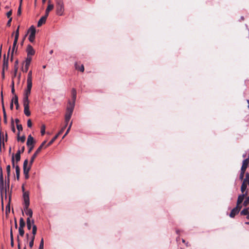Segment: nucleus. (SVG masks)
<instances>
[{
    "instance_id": "4c0bfd02",
    "label": "nucleus",
    "mask_w": 249,
    "mask_h": 249,
    "mask_svg": "<svg viewBox=\"0 0 249 249\" xmlns=\"http://www.w3.org/2000/svg\"><path fill=\"white\" fill-rule=\"evenodd\" d=\"M37 231V227L35 225H33V228H32V234L34 235H35Z\"/></svg>"
},
{
    "instance_id": "c03bdc74",
    "label": "nucleus",
    "mask_w": 249,
    "mask_h": 249,
    "mask_svg": "<svg viewBox=\"0 0 249 249\" xmlns=\"http://www.w3.org/2000/svg\"><path fill=\"white\" fill-rule=\"evenodd\" d=\"M17 128L18 131V132L20 133V131L22 130V126L21 124H17Z\"/></svg>"
},
{
    "instance_id": "ea45409f",
    "label": "nucleus",
    "mask_w": 249,
    "mask_h": 249,
    "mask_svg": "<svg viewBox=\"0 0 249 249\" xmlns=\"http://www.w3.org/2000/svg\"><path fill=\"white\" fill-rule=\"evenodd\" d=\"M44 249V241H43V239L42 238L40 241V243L39 244L38 249Z\"/></svg>"
},
{
    "instance_id": "4d7b16f0",
    "label": "nucleus",
    "mask_w": 249,
    "mask_h": 249,
    "mask_svg": "<svg viewBox=\"0 0 249 249\" xmlns=\"http://www.w3.org/2000/svg\"><path fill=\"white\" fill-rule=\"evenodd\" d=\"M244 174L240 173V175H239V179L240 180H243V178H244Z\"/></svg>"
},
{
    "instance_id": "052dcab7",
    "label": "nucleus",
    "mask_w": 249,
    "mask_h": 249,
    "mask_svg": "<svg viewBox=\"0 0 249 249\" xmlns=\"http://www.w3.org/2000/svg\"><path fill=\"white\" fill-rule=\"evenodd\" d=\"M10 109L11 110H12L13 109V100H12L11 101V103L10 104Z\"/></svg>"
},
{
    "instance_id": "69168bd1",
    "label": "nucleus",
    "mask_w": 249,
    "mask_h": 249,
    "mask_svg": "<svg viewBox=\"0 0 249 249\" xmlns=\"http://www.w3.org/2000/svg\"><path fill=\"white\" fill-rule=\"evenodd\" d=\"M1 75H2V78L4 79V77H5V76H4V71H3V70H2V71Z\"/></svg>"
},
{
    "instance_id": "7ed1b4c3",
    "label": "nucleus",
    "mask_w": 249,
    "mask_h": 249,
    "mask_svg": "<svg viewBox=\"0 0 249 249\" xmlns=\"http://www.w3.org/2000/svg\"><path fill=\"white\" fill-rule=\"evenodd\" d=\"M64 10V4L62 0L56 1V13L59 16H62Z\"/></svg>"
},
{
    "instance_id": "e433bc0d",
    "label": "nucleus",
    "mask_w": 249,
    "mask_h": 249,
    "mask_svg": "<svg viewBox=\"0 0 249 249\" xmlns=\"http://www.w3.org/2000/svg\"><path fill=\"white\" fill-rule=\"evenodd\" d=\"M45 128L46 126L45 124H42L41 127V135H44L45 133Z\"/></svg>"
},
{
    "instance_id": "9b49d317",
    "label": "nucleus",
    "mask_w": 249,
    "mask_h": 249,
    "mask_svg": "<svg viewBox=\"0 0 249 249\" xmlns=\"http://www.w3.org/2000/svg\"><path fill=\"white\" fill-rule=\"evenodd\" d=\"M241 208V207L236 206L235 208H233L230 214V216L232 218L234 217V216L239 213Z\"/></svg>"
},
{
    "instance_id": "2eb2a0df",
    "label": "nucleus",
    "mask_w": 249,
    "mask_h": 249,
    "mask_svg": "<svg viewBox=\"0 0 249 249\" xmlns=\"http://www.w3.org/2000/svg\"><path fill=\"white\" fill-rule=\"evenodd\" d=\"M35 143V141L34 139V138L31 135H29L28 136L27 141L26 142L27 145L29 147L30 145H34V143Z\"/></svg>"
},
{
    "instance_id": "72a5a7b5",
    "label": "nucleus",
    "mask_w": 249,
    "mask_h": 249,
    "mask_svg": "<svg viewBox=\"0 0 249 249\" xmlns=\"http://www.w3.org/2000/svg\"><path fill=\"white\" fill-rule=\"evenodd\" d=\"M25 226V222L23 218H20L19 220V228H23Z\"/></svg>"
},
{
    "instance_id": "f3484780",
    "label": "nucleus",
    "mask_w": 249,
    "mask_h": 249,
    "mask_svg": "<svg viewBox=\"0 0 249 249\" xmlns=\"http://www.w3.org/2000/svg\"><path fill=\"white\" fill-rule=\"evenodd\" d=\"M10 169H11L10 165H8L6 166V172H7V184L8 188H9V186L10 176Z\"/></svg>"
},
{
    "instance_id": "338daca9",
    "label": "nucleus",
    "mask_w": 249,
    "mask_h": 249,
    "mask_svg": "<svg viewBox=\"0 0 249 249\" xmlns=\"http://www.w3.org/2000/svg\"><path fill=\"white\" fill-rule=\"evenodd\" d=\"M182 242L183 243H185L187 246H188V242H187V243H186V242H185V240H184V239H182Z\"/></svg>"
},
{
    "instance_id": "6ab92c4d",
    "label": "nucleus",
    "mask_w": 249,
    "mask_h": 249,
    "mask_svg": "<svg viewBox=\"0 0 249 249\" xmlns=\"http://www.w3.org/2000/svg\"><path fill=\"white\" fill-rule=\"evenodd\" d=\"M27 84H32V71H29L27 75Z\"/></svg>"
},
{
    "instance_id": "5fc2aeb1",
    "label": "nucleus",
    "mask_w": 249,
    "mask_h": 249,
    "mask_svg": "<svg viewBox=\"0 0 249 249\" xmlns=\"http://www.w3.org/2000/svg\"><path fill=\"white\" fill-rule=\"evenodd\" d=\"M11 240V245L13 247H14V238L13 236H12V238H10Z\"/></svg>"
},
{
    "instance_id": "bf43d9fd",
    "label": "nucleus",
    "mask_w": 249,
    "mask_h": 249,
    "mask_svg": "<svg viewBox=\"0 0 249 249\" xmlns=\"http://www.w3.org/2000/svg\"><path fill=\"white\" fill-rule=\"evenodd\" d=\"M246 170V169H245L241 168L240 173L244 174L245 173Z\"/></svg>"
},
{
    "instance_id": "aec40b11",
    "label": "nucleus",
    "mask_w": 249,
    "mask_h": 249,
    "mask_svg": "<svg viewBox=\"0 0 249 249\" xmlns=\"http://www.w3.org/2000/svg\"><path fill=\"white\" fill-rule=\"evenodd\" d=\"M34 220H31L30 217H28L27 219V227L29 230H31L32 227V225H34Z\"/></svg>"
},
{
    "instance_id": "680f3d73",
    "label": "nucleus",
    "mask_w": 249,
    "mask_h": 249,
    "mask_svg": "<svg viewBox=\"0 0 249 249\" xmlns=\"http://www.w3.org/2000/svg\"><path fill=\"white\" fill-rule=\"evenodd\" d=\"M11 92L15 95V89L14 88H11Z\"/></svg>"
},
{
    "instance_id": "49530a36",
    "label": "nucleus",
    "mask_w": 249,
    "mask_h": 249,
    "mask_svg": "<svg viewBox=\"0 0 249 249\" xmlns=\"http://www.w3.org/2000/svg\"><path fill=\"white\" fill-rule=\"evenodd\" d=\"M18 70V67L17 66H15L14 74L13 77H12V79H13L14 77H15L16 76Z\"/></svg>"
},
{
    "instance_id": "4468645a",
    "label": "nucleus",
    "mask_w": 249,
    "mask_h": 249,
    "mask_svg": "<svg viewBox=\"0 0 249 249\" xmlns=\"http://www.w3.org/2000/svg\"><path fill=\"white\" fill-rule=\"evenodd\" d=\"M32 87V84H27V88L24 90V96H29L31 93V89Z\"/></svg>"
},
{
    "instance_id": "79ce46f5",
    "label": "nucleus",
    "mask_w": 249,
    "mask_h": 249,
    "mask_svg": "<svg viewBox=\"0 0 249 249\" xmlns=\"http://www.w3.org/2000/svg\"><path fill=\"white\" fill-rule=\"evenodd\" d=\"M18 232H19V234L21 236H23L24 234V231L23 230V228H18Z\"/></svg>"
},
{
    "instance_id": "f8f14e48",
    "label": "nucleus",
    "mask_w": 249,
    "mask_h": 249,
    "mask_svg": "<svg viewBox=\"0 0 249 249\" xmlns=\"http://www.w3.org/2000/svg\"><path fill=\"white\" fill-rule=\"evenodd\" d=\"M53 7H54L53 5V4L51 3L50 1H48V5L47 8L46 9L45 15L44 16L46 17V18H47L49 15V13L50 11H51L53 8Z\"/></svg>"
},
{
    "instance_id": "6e6d98bb",
    "label": "nucleus",
    "mask_w": 249,
    "mask_h": 249,
    "mask_svg": "<svg viewBox=\"0 0 249 249\" xmlns=\"http://www.w3.org/2000/svg\"><path fill=\"white\" fill-rule=\"evenodd\" d=\"M34 246V241H33V240H31L30 242H29V247L32 248Z\"/></svg>"
},
{
    "instance_id": "603ef678",
    "label": "nucleus",
    "mask_w": 249,
    "mask_h": 249,
    "mask_svg": "<svg viewBox=\"0 0 249 249\" xmlns=\"http://www.w3.org/2000/svg\"><path fill=\"white\" fill-rule=\"evenodd\" d=\"M12 20V18H10L8 21H7V26H10L11 25V21Z\"/></svg>"
},
{
    "instance_id": "864d4df0",
    "label": "nucleus",
    "mask_w": 249,
    "mask_h": 249,
    "mask_svg": "<svg viewBox=\"0 0 249 249\" xmlns=\"http://www.w3.org/2000/svg\"><path fill=\"white\" fill-rule=\"evenodd\" d=\"M0 96H1V103H2V106L3 105H4V103H3V93H2V91L1 92Z\"/></svg>"
},
{
    "instance_id": "a878e982",
    "label": "nucleus",
    "mask_w": 249,
    "mask_h": 249,
    "mask_svg": "<svg viewBox=\"0 0 249 249\" xmlns=\"http://www.w3.org/2000/svg\"><path fill=\"white\" fill-rule=\"evenodd\" d=\"M17 43H18V42L14 41L13 44V47H12V52H11V56L12 57L13 55V53H14V51H17V49H18V47L17 46Z\"/></svg>"
},
{
    "instance_id": "6e6552de",
    "label": "nucleus",
    "mask_w": 249,
    "mask_h": 249,
    "mask_svg": "<svg viewBox=\"0 0 249 249\" xmlns=\"http://www.w3.org/2000/svg\"><path fill=\"white\" fill-rule=\"evenodd\" d=\"M31 61L32 57H26L24 62V68L22 69L23 72H27L28 71Z\"/></svg>"
},
{
    "instance_id": "a211bd4d",
    "label": "nucleus",
    "mask_w": 249,
    "mask_h": 249,
    "mask_svg": "<svg viewBox=\"0 0 249 249\" xmlns=\"http://www.w3.org/2000/svg\"><path fill=\"white\" fill-rule=\"evenodd\" d=\"M24 210L26 214L28 215L30 218L32 217L33 212L31 209H29V207H27V208H25V207H24Z\"/></svg>"
},
{
    "instance_id": "4be33fe9",
    "label": "nucleus",
    "mask_w": 249,
    "mask_h": 249,
    "mask_svg": "<svg viewBox=\"0 0 249 249\" xmlns=\"http://www.w3.org/2000/svg\"><path fill=\"white\" fill-rule=\"evenodd\" d=\"M24 107V113L27 116H29L31 115V112L29 110V105H26Z\"/></svg>"
},
{
    "instance_id": "412c9836",
    "label": "nucleus",
    "mask_w": 249,
    "mask_h": 249,
    "mask_svg": "<svg viewBox=\"0 0 249 249\" xmlns=\"http://www.w3.org/2000/svg\"><path fill=\"white\" fill-rule=\"evenodd\" d=\"M47 18L46 17L42 16L37 22V26H41L43 23H44L46 20Z\"/></svg>"
},
{
    "instance_id": "1a4fd4ad",
    "label": "nucleus",
    "mask_w": 249,
    "mask_h": 249,
    "mask_svg": "<svg viewBox=\"0 0 249 249\" xmlns=\"http://www.w3.org/2000/svg\"><path fill=\"white\" fill-rule=\"evenodd\" d=\"M26 52L27 53V57H32L31 56L34 55L35 53V50L30 45H28Z\"/></svg>"
},
{
    "instance_id": "39448f33",
    "label": "nucleus",
    "mask_w": 249,
    "mask_h": 249,
    "mask_svg": "<svg viewBox=\"0 0 249 249\" xmlns=\"http://www.w3.org/2000/svg\"><path fill=\"white\" fill-rule=\"evenodd\" d=\"M29 31L30 32V34L29 37V40L30 42H33L34 41L35 38V35L36 32V29L33 26H32L30 28Z\"/></svg>"
},
{
    "instance_id": "3c124183",
    "label": "nucleus",
    "mask_w": 249,
    "mask_h": 249,
    "mask_svg": "<svg viewBox=\"0 0 249 249\" xmlns=\"http://www.w3.org/2000/svg\"><path fill=\"white\" fill-rule=\"evenodd\" d=\"M23 174L25 176V178L26 179H28L29 178V172H25L23 173Z\"/></svg>"
},
{
    "instance_id": "5701e85b",
    "label": "nucleus",
    "mask_w": 249,
    "mask_h": 249,
    "mask_svg": "<svg viewBox=\"0 0 249 249\" xmlns=\"http://www.w3.org/2000/svg\"><path fill=\"white\" fill-rule=\"evenodd\" d=\"M12 100H13V102L14 101V103L16 106V109H18V107H19V104H18V97L16 94H15Z\"/></svg>"
},
{
    "instance_id": "7c9ffc66",
    "label": "nucleus",
    "mask_w": 249,
    "mask_h": 249,
    "mask_svg": "<svg viewBox=\"0 0 249 249\" xmlns=\"http://www.w3.org/2000/svg\"><path fill=\"white\" fill-rule=\"evenodd\" d=\"M19 26H18L17 30L16 31L14 41L18 42V36H19Z\"/></svg>"
},
{
    "instance_id": "09e8293b",
    "label": "nucleus",
    "mask_w": 249,
    "mask_h": 249,
    "mask_svg": "<svg viewBox=\"0 0 249 249\" xmlns=\"http://www.w3.org/2000/svg\"><path fill=\"white\" fill-rule=\"evenodd\" d=\"M27 126L29 127H31L32 126V123L30 119L27 121Z\"/></svg>"
},
{
    "instance_id": "20e7f679",
    "label": "nucleus",
    "mask_w": 249,
    "mask_h": 249,
    "mask_svg": "<svg viewBox=\"0 0 249 249\" xmlns=\"http://www.w3.org/2000/svg\"><path fill=\"white\" fill-rule=\"evenodd\" d=\"M46 141H44L39 146V147L37 149L36 152L33 154V155L32 156L31 160H30V162L31 164H33L35 159L36 157L37 154L41 151L43 146L44 145V144L46 143Z\"/></svg>"
},
{
    "instance_id": "774afa93",
    "label": "nucleus",
    "mask_w": 249,
    "mask_h": 249,
    "mask_svg": "<svg viewBox=\"0 0 249 249\" xmlns=\"http://www.w3.org/2000/svg\"><path fill=\"white\" fill-rule=\"evenodd\" d=\"M4 137H3V139L2 138L1 139V145H2L3 146H4Z\"/></svg>"
},
{
    "instance_id": "f704fd0d",
    "label": "nucleus",
    "mask_w": 249,
    "mask_h": 249,
    "mask_svg": "<svg viewBox=\"0 0 249 249\" xmlns=\"http://www.w3.org/2000/svg\"><path fill=\"white\" fill-rule=\"evenodd\" d=\"M72 122H71L68 126V129H67V131L65 133V134H64V135L63 136V137H62V139H64L65 138V137L69 133V132H70V130H71V127L72 126Z\"/></svg>"
},
{
    "instance_id": "c756f323",
    "label": "nucleus",
    "mask_w": 249,
    "mask_h": 249,
    "mask_svg": "<svg viewBox=\"0 0 249 249\" xmlns=\"http://www.w3.org/2000/svg\"><path fill=\"white\" fill-rule=\"evenodd\" d=\"M17 136H18L17 139H18V141H20L22 142H25V136H22L21 137H20L19 132L18 133Z\"/></svg>"
},
{
    "instance_id": "c9c22d12",
    "label": "nucleus",
    "mask_w": 249,
    "mask_h": 249,
    "mask_svg": "<svg viewBox=\"0 0 249 249\" xmlns=\"http://www.w3.org/2000/svg\"><path fill=\"white\" fill-rule=\"evenodd\" d=\"M2 107V111H3V116H4V122L5 123H7L6 114L5 109L4 108V105H3Z\"/></svg>"
},
{
    "instance_id": "37998d69",
    "label": "nucleus",
    "mask_w": 249,
    "mask_h": 249,
    "mask_svg": "<svg viewBox=\"0 0 249 249\" xmlns=\"http://www.w3.org/2000/svg\"><path fill=\"white\" fill-rule=\"evenodd\" d=\"M11 129H12V131L13 132H15L16 129L14 126V121H13V119H12V121H11Z\"/></svg>"
},
{
    "instance_id": "dca6fc26",
    "label": "nucleus",
    "mask_w": 249,
    "mask_h": 249,
    "mask_svg": "<svg viewBox=\"0 0 249 249\" xmlns=\"http://www.w3.org/2000/svg\"><path fill=\"white\" fill-rule=\"evenodd\" d=\"M8 68V58L7 57V59H6L5 57V54L4 55V59L3 61V66H2V70L3 71H5V70H7Z\"/></svg>"
},
{
    "instance_id": "473e14b6",
    "label": "nucleus",
    "mask_w": 249,
    "mask_h": 249,
    "mask_svg": "<svg viewBox=\"0 0 249 249\" xmlns=\"http://www.w3.org/2000/svg\"><path fill=\"white\" fill-rule=\"evenodd\" d=\"M243 182L246 184H248L249 186V173H247L246 174L245 178L243 180Z\"/></svg>"
},
{
    "instance_id": "9d476101",
    "label": "nucleus",
    "mask_w": 249,
    "mask_h": 249,
    "mask_svg": "<svg viewBox=\"0 0 249 249\" xmlns=\"http://www.w3.org/2000/svg\"><path fill=\"white\" fill-rule=\"evenodd\" d=\"M25 147L24 146H22L21 148V150H18L16 154L14 156L15 158L16 161L18 162L20 160V155L21 153H23L24 151Z\"/></svg>"
},
{
    "instance_id": "a19ab883",
    "label": "nucleus",
    "mask_w": 249,
    "mask_h": 249,
    "mask_svg": "<svg viewBox=\"0 0 249 249\" xmlns=\"http://www.w3.org/2000/svg\"><path fill=\"white\" fill-rule=\"evenodd\" d=\"M249 204V196L246 198L245 201L243 202V204L245 206H247Z\"/></svg>"
},
{
    "instance_id": "393cba45",
    "label": "nucleus",
    "mask_w": 249,
    "mask_h": 249,
    "mask_svg": "<svg viewBox=\"0 0 249 249\" xmlns=\"http://www.w3.org/2000/svg\"><path fill=\"white\" fill-rule=\"evenodd\" d=\"M29 96H27L23 95V106H25L26 105H29V100L28 99Z\"/></svg>"
},
{
    "instance_id": "ddd939ff",
    "label": "nucleus",
    "mask_w": 249,
    "mask_h": 249,
    "mask_svg": "<svg viewBox=\"0 0 249 249\" xmlns=\"http://www.w3.org/2000/svg\"><path fill=\"white\" fill-rule=\"evenodd\" d=\"M247 194V193L246 192L245 194H242V195H240L237 199V206L238 207H240L239 205L243 202L244 197L245 196H246Z\"/></svg>"
},
{
    "instance_id": "a18cd8bd",
    "label": "nucleus",
    "mask_w": 249,
    "mask_h": 249,
    "mask_svg": "<svg viewBox=\"0 0 249 249\" xmlns=\"http://www.w3.org/2000/svg\"><path fill=\"white\" fill-rule=\"evenodd\" d=\"M10 204H8L6 206V209H5L6 213V214H8V213H9L10 212Z\"/></svg>"
},
{
    "instance_id": "13d9d810",
    "label": "nucleus",
    "mask_w": 249,
    "mask_h": 249,
    "mask_svg": "<svg viewBox=\"0 0 249 249\" xmlns=\"http://www.w3.org/2000/svg\"><path fill=\"white\" fill-rule=\"evenodd\" d=\"M34 147V145H30V146H29V149L28 150V153H30L31 152V151L33 150Z\"/></svg>"
},
{
    "instance_id": "cd10ccee",
    "label": "nucleus",
    "mask_w": 249,
    "mask_h": 249,
    "mask_svg": "<svg viewBox=\"0 0 249 249\" xmlns=\"http://www.w3.org/2000/svg\"><path fill=\"white\" fill-rule=\"evenodd\" d=\"M241 214L242 215H247L248 217L249 218V208L243 209L241 211Z\"/></svg>"
},
{
    "instance_id": "0eeeda50",
    "label": "nucleus",
    "mask_w": 249,
    "mask_h": 249,
    "mask_svg": "<svg viewBox=\"0 0 249 249\" xmlns=\"http://www.w3.org/2000/svg\"><path fill=\"white\" fill-rule=\"evenodd\" d=\"M32 164H31V162H30L29 165H28V160L27 159H26L23 162V173L25 172H29Z\"/></svg>"
},
{
    "instance_id": "de8ad7c7",
    "label": "nucleus",
    "mask_w": 249,
    "mask_h": 249,
    "mask_svg": "<svg viewBox=\"0 0 249 249\" xmlns=\"http://www.w3.org/2000/svg\"><path fill=\"white\" fill-rule=\"evenodd\" d=\"M21 6L19 5L18 8L17 14H18V15L20 16L21 15Z\"/></svg>"
},
{
    "instance_id": "423d86ee",
    "label": "nucleus",
    "mask_w": 249,
    "mask_h": 249,
    "mask_svg": "<svg viewBox=\"0 0 249 249\" xmlns=\"http://www.w3.org/2000/svg\"><path fill=\"white\" fill-rule=\"evenodd\" d=\"M23 199H24V207L25 208L27 207H29L30 205V199H29V195L28 192H24L23 195Z\"/></svg>"
},
{
    "instance_id": "c85d7f7f",
    "label": "nucleus",
    "mask_w": 249,
    "mask_h": 249,
    "mask_svg": "<svg viewBox=\"0 0 249 249\" xmlns=\"http://www.w3.org/2000/svg\"><path fill=\"white\" fill-rule=\"evenodd\" d=\"M248 165V159H246L243 161L241 168L246 169Z\"/></svg>"
},
{
    "instance_id": "b1692460",
    "label": "nucleus",
    "mask_w": 249,
    "mask_h": 249,
    "mask_svg": "<svg viewBox=\"0 0 249 249\" xmlns=\"http://www.w3.org/2000/svg\"><path fill=\"white\" fill-rule=\"evenodd\" d=\"M75 68L81 72H83L84 71V67L83 65H79L76 63L75 64Z\"/></svg>"
},
{
    "instance_id": "f257e3e1",
    "label": "nucleus",
    "mask_w": 249,
    "mask_h": 249,
    "mask_svg": "<svg viewBox=\"0 0 249 249\" xmlns=\"http://www.w3.org/2000/svg\"><path fill=\"white\" fill-rule=\"evenodd\" d=\"M72 101L68 102V106L66 108V112L65 115V125L61 129L59 132L50 141L46 147L51 145L56 139L63 133L66 127L68 124L72 114V112L75 107V101L76 99L77 92L75 89L73 88L71 91Z\"/></svg>"
},
{
    "instance_id": "f03ea898",
    "label": "nucleus",
    "mask_w": 249,
    "mask_h": 249,
    "mask_svg": "<svg viewBox=\"0 0 249 249\" xmlns=\"http://www.w3.org/2000/svg\"><path fill=\"white\" fill-rule=\"evenodd\" d=\"M7 186V182H6L5 185L4 184L2 170V168L0 167V190L2 202L3 201V195H4L5 197H6Z\"/></svg>"
},
{
    "instance_id": "8fccbe9b",
    "label": "nucleus",
    "mask_w": 249,
    "mask_h": 249,
    "mask_svg": "<svg viewBox=\"0 0 249 249\" xmlns=\"http://www.w3.org/2000/svg\"><path fill=\"white\" fill-rule=\"evenodd\" d=\"M12 14V10H10L9 12H8L6 14V16L8 18H10V16H11Z\"/></svg>"
},
{
    "instance_id": "0e129e2a",
    "label": "nucleus",
    "mask_w": 249,
    "mask_h": 249,
    "mask_svg": "<svg viewBox=\"0 0 249 249\" xmlns=\"http://www.w3.org/2000/svg\"><path fill=\"white\" fill-rule=\"evenodd\" d=\"M11 88H14V81L13 80V79H12V81Z\"/></svg>"
},
{
    "instance_id": "2f4dec72",
    "label": "nucleus",
    "mask_w": 249,
    "mask_h": 249,
    "mask_svg": "<svg viewBox=\"0 0 249 249\" xmlns=\"http://www.w3.org/2000/svg\"><path fill=\"white\" fill-rule=\"evenodd\" d=\"M247 187V184H246L245 182L243 181V183L242 184L241 187V191L243 194H244V193L246 191Z\"/></svg>"
},
{
    "instance_id": "bb28decb",
    "label": "nucleus",
    "mask_w": 249,
    "mask_h": 249,
    "mask_svg": "<svg viewBox=\"0 0 249 249\" xmlns=\"http://www.w3.org/2000/svg\"><path fill=\"white\" fill-rule=\"evenodd\" d=\"M15 170H16L17 178L18 180L19 178V176H20V168L18 165H17L15 166Z\"/></svg>"
},
{
    "instance_id": "e2e57ef3",
    "label": "nucleus",
    "mask_w": 249,
    "mask_h": 249,
    "mask_svg": "<svg viewBox=\"0 0 249 249\" xmlns=\"http://www.w3.org/2000/svg\"><path fill=\"white\" fill-rule=\"evenodd\" d=\"M15 122H16L17 125V124H19L18 123L19 122V120L18 119H15Z\"/></svg>"
},
{
    "instance_id": "58836bf2",
    "label": "nucleus",
    "mask_w": 249,
    "mask_h": 249,
    "mask_svg": "<svg viewBox=\"0 0 249 249\" xmlns=\"http://www.w3.org/2000/svg\"><path fill=\"white\" fill-rule=\"evenodd\" d=\"M15 161H16V160H15V158L14 157V154H13L12 156V166L13 168H15V166H16L15 164Z\"/></svg>"
}]
</instances>
